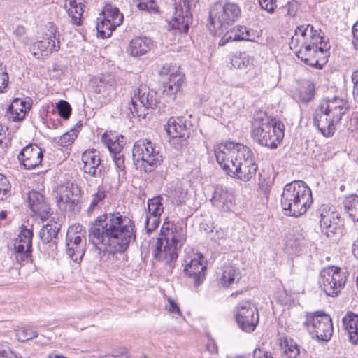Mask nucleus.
Returning <instances> with one entry per match:
<instances>
[{"label":"nucleus","mask_w":358,"mask_h":358,"mask_svg":"<svg viewBox=\"0 0 358 358\" xmlns=\"http://www.w3.org/2000/svg\"><path fill=\"white\" fill-rule=\"evenodd\" d=\"M352 34H353V41L352 43L354 44L355 48L358 50V21L352 27Z\"/></svg>","instance_id":"64"},{"label":"nucleus","mask_w":358,"mask_h":358,"mask_svg":"<svg viewBox=\"0 0 358 358\" xmlns=\"http://www.w3.org/2000/svg\"><path fill=\"white\" fill-rule=\"evenodd\" d=\"M57 108L59 115L64 120L69 117L71 113V108L70 104L64 100L59 101L57 103Z\"/></svg>","instance_id":"53"},{"label":"nucleus","mask_w":358,"mask_h":358,"mask_svg":"<svg viewBox=\"0 0 358 358\" xmlns=\"http://www.w3.org/2000/svg\"><path fill=\"white\" fill-rule=\"evenodd\" d=\"M284 129L282 122L259 111L255 115L252 137L262 146L275 148L284 137Z\"/></svg>","instance_id":"5"},{"label":"nucleus","mask_w":358,"mask_h":358,"mask_svg":"<svg viewBox=\"0 0 358 358\" xmlns=\"http://www.w3.org/2000/svg\"><path fill=\"white\" fill-rule=\"evenodd\" d=\"M43 153L40 147L36 144L25 146L19 153L17 158L26 169H33L41 164Z\"/></svg>","instance_id":"20"},{"label":"nucleus","mask_w":358,"mask_h":358,"mask_svg":"<svg viewBox=\"0 0 358 358\" xmlns=\"http://www.w3.org/2000/svg\"><path fill=\"white\" fill-rule=\"evenodd\" d=\"M138 10L145 11L151 14H157L159 12V7L155 0H133Z\"/></svg>","instance_id":"47"},{"label":"nucleus","mask_w":358,"mask_h":358,"mask_svg":"<svg viewBox=\"0 0 358 358\" xmlns=\"http://www.w3.org/2000/svg\"><path fill=\"white\" fill-rule=\"evenodd\" d=\"M169 72V80L163 85V94L171 99H174L176 94L180 90L184 82L185 75L178 67H173Z\"/></svg>","instance_id":"23"},{"label":"nucleus","mask_w":358,"mask_h":358,"mask_svg":"<svg viewBox=\"0 0 358 358\" xmlns=\"http://www.w3.org/2000/svg\"><path fill=\"white\" fill-rule=\"evenodd\" d=\"M28 202L31 211L38 215L42 220L48 219L50 214L49 205L43 196L37 191H31L28 194Z\"/></svg>","instance_id":"26"},{"label":"nucleus","mask_w":358,"mask_h":358,"mask_svg":"<svg viewBox=\"0 0 358 358\" xmlns=\"http://www.w3.org/2000/svg\"><path fill=\"white\" fill-rule=\"evenodd\" d=\"M231 177L248 182L254 178L256 176L257 165L255 163V155L252 150L245 147L243 152L239 159Z\"/></svg>","instance_id":"15"},{"label":"nucleus","mask_w":358,"mask_h":358,"mask_svg":"<svg viewBox=\"0 0 358 358\" xmlns=\"http://www.w3.org/2000/svg\"><path fill=\"white\" fill-rule=\"evenodd\" d=\"M32 238V230L22 227L14 243L15 258L20 264L27 262L31 256Z\"/></svg>","instance_id":"17"},{"label":"nucleus","mask_w":358,"mask_h":358,"mask_svg":"<svg viewBox=\"0 0 358 358\" xmlns=\"http://www.w3.org/2000/svg\"><path fill=\"white\" fill-rule=\"evenodd\" d=\"M343 206L346 213L350 218L357 216L358 196L357 194H350L345 196Z\"/></svg>","instance_id":"40"},{"label":"nucleus","mask_w":358,"mask_h":358,"mask_svg":"<svg viewBox=\"0 0 358 358\" xmlns=\"http://www.w3.org/2000/svg\"><path fill=\"white\" fill-rule=\"evenodd\" d=\"M101 139L109 151L114 155L120 154L124 145V136L112 131H106Z\"/></svg>","instance_id":"34"},{"label":"nucleus","mask_w":358,"mask_h":358,"mask_svg":"<svg viewBox=\"0 0 358 358\" xmlns=\"http://www.w3.org/2000/svg\"><path fill=\"white\" fill-rule=\"evenodd\" d=\"M83 171L90 176L98 178L101 176L102 166L99 152L96 150H88L82 155Z\"/></svg>","instance_id":"22"},{"label":"nucleus","mask_w":358,"mask_h":358,"mask_svg":"<svg viewBox=\"0 0 358 358\" xmlns=\"http://www.w3.org/2000/svg\"><path fill=\"white\" fill-rule=\"evenodd\" d=\"M106 194L107 192L105 190V188L102 186H99L98 187L97 192L93 196L88 210L93 211L96 207L99 206V204H102L103 199L106 196Z\"/></svg>","instance_id":"50"},{"label":"nucleus","mask_w":358,"mask_h":358,"mask_svg":"<svg viewBox=\"0 0 358 358\" xmlns=\"http://www.w3.org/2000/svg\"><path fill=\"white\" fill-rule=\"evenodd\" d=\"M234 201V195L222 187H216L211 198L212 204L222 211L231 210Z\"/></svg>","instance_id":"27"},{"label":"nucleus","mask_w":358,"mask_h":358,"mask_svg":"<svg viewBox=\"0 0 358 358\" xmlns=\"http://www.w3.org/2000/svg\"><path fill=\"white\" fill-rule=\"evenodd\" d=\"M241 13L239 6L233 2L214 4L210 11V19L215 34H221L229 24L238 20Z\"/></svg>","instance_id":"8"},{"label":"nucleus","mask_w":358,"mask_h":358,"mask_svg":"<svg viewBox=\"0 0 358 358\" xmlns=\"http://www.w3.org/2000/svg\"><path fill=\"white\" fill-rule=\"evenodd\" d=\"M191 22L190 8H182L181 5H176L175 12L169 22V26L180 32H187Z\"/></svg>","instance_id":"25"},{"label":"nucleus","mask_w":358,"mask_h":358,"mask_svg":"<svg viewBox=\"0 0 358 358\" xmlns=\"http://www.w3.org/2000/svg\"><path fill=\"white\" fill-rule=\"evenodd\" d=\"M120 19L116 18L115 22H110V20L99 17L96 24L98 35L102 38L110 37L115 29L120 25Z\"/></svg>","instance_id":"39"},{"label":"nucleus","mask_w":358,"mask_h":358,"mask_svg":"<svg viewBox=\"0 0 358 358\" xmlns=\"http://www.w3.org/2000/svg\"><path fill=\"white\" fill-rule=\"evenodd\" d=\"M101 139L109 151L114 155L120 154L124 145V136L112 131H106Z\"/></svg>","instance_id":"33"},{"label":"nucleus","mask_w":358,"mask_h":358,"mask_svg":"<svg viewBox=\"0 0 358 358\" xmlns=\"http://www.w3.org/2000/svg\"><path fill=\"white\" fill-rule=\"evenodd\" d=\"M153 48L152 41L147 37H136L129 43V54L134 57L145 55Z\"/></svg>","instance_id":"30"},{"label":"nucleus","mask_w":358,"mask_h":358,"mask_svg":"<svg viewBox=\"0 0 358 358\" xmlns=\"http://www.w3.org/2000/svg\"><path fill=\"white\" fill-rule=\"evenodd\" d=\"M349 108L348 101L338 97L321 103L315 111V126L323 136L331 137Z\"/></svg>","instance_id":"3"},{"label":"nucleus","mask_w":358,"mask_h":358,"mask_svg":"<svg viewBox=\"0 0 358 358\" xmlns=\"http://www.w3.org/2000/svg\"><path fill=\"white\" fill-rule=\"evenodd\" d=\"M331 45L324 33L315 30V69H322L328 62Z\"/></svg>","instance_id":"19"},{"label":"nucleus","mask_w":358,"mask_h":358,"mask_svg":"<svg viewBox=\"0 0 358 358\" xmlns=\"http://www.w3.org/2000/svg\"><path fill=\"white\" fill-rule=\"evenodd\" d=\"M284 352L287 358H297L300 353L299 346L293 339H285Z\"/></svg>","instance_id":"49"},{"label":"nucleus","mask_w":358,"mask_h":358,"mask_svg":"<svg viewBox=\"0 0 358 358\" xmlns=\"http://www.w3.org/2000/svg\"><path fill=\"white\" fill-rule=\"evenodd\" d=\"M59 231V227L56 224H47L41 229L40 237L43 242L50 243L56 238Z\"/></svg>","instance_id":"42"},{"label":"nucleus","mask_w":358,"mask_h":358,"mask_svg":"<svg viewBox=\"0 0 358 358\" xmlns=\"http://www.w3.org/2000/svg\"><path fill=\"white\" fill-rule=\"evenodd\" d=\"M255 34L252 29H248L243 26H236L231 30L227 31L226 34L220 41L219 45H224L229 41H253Z\"/></svg>","instance_id":"28"},{"label":"nucleus","mask_w":358,"mask_h":358,"mask_svg":"<svg viewBox=\"0 0 358 358\" xmlns=\"http://www.w3.org/2000/svg\"><path fill=\"white\" fill-rule=\"evenodd\" d=\"M101 139L109 151L114 155L120 154L124 145V136L112 131H106Z\"/></svg>","instance_id":"32"},{"label":"nucleus","mask_w":358,"mask_h":358,"mask_svg":"<svg viewBox=\"0 0 358 358\" xmlns=\"http://www.w3.org/2000/svg\"><path fill=\"white\" fill-rule=\"evenodd\" d=\"M59 49V45L52 43L51 45H50V41L46 40L45 38L34 43L32 45V50L34 51L36 50H40L42 54L44 53L45 55H48L53 51H57Z\"/></svg>","instance_id":"46"},{"label":"nucleus","mask_w":358,"mask_h":358,"mask_svg":"<svg viewBox=\"0 0 358 358\" xmlns=\"http://www.w3.org/2000/svg\"><path fill=\"white\" fill-rule=\"evenodd\" d=\"M187 240V231L182 225L164 222L152 251L155 259L165 264L175 262Z\"/></svg>","instance_id":"2"},{"label":"nucleus","mask_w":358,"mask_h":358,"mask_svg":"<svg viewBox=\"0 0 358 358\" xmlns=\"http://www.w3.org/2000/svg\"><path fill=\"white\" fill-rule=\"evenodd\" d=\"M79 195L78 187L69 182L60 185L55 192L57 204L62 210H73L78 203Z\"/></svg>","instance_id":"14"},{"label":"nucleus","mask_w":358,"mask_h":358,"mask_svg":"<svg viewBox=\"0 0 358 358\" xmlns=\"http://www.w3.org/2000/svg\"><path fill=\"white\" fill-rule=\"evenodd\" d=\"M132 157L137 169L151 172L163 162L161 150L147 139L136 141L133 147Z\"/></svg>","instance_id":"6"},{"label":"nucleus","mask_w":358,"mask_h":358,"mask_svg":"<svg viewBox=\"0 0 358 358\" xmlns=\"http://www.w3.org/2000/svg\"><path fill=\"white\" fill-rule=\"evenodd\" d=\"M10 189V185L7 178L0 173V201L7 197Z\"/></svg>","instance_id":"55"},{"label":"nucleus","mask_w":358,"mask_h":358,"mask_svg":"<svg viewBox=\"0 0 358 358\" xmlns=\"http://www.w3.org/2000/svg\"><path fill=\"white\" fill-rule=\"evenodd\" d=\"M167 301H168V304L166 306V310L170 314H173L174 315H178V316L181 315L182 313H181L180 309L179 306H178V304L176 303V301L171 298H168Z\"/></svg>","instance_id":"58"},{"label":"nucleus","mask_w":358,"mask_h":358,"mask_svg":"<svg viewBox=\"0 0 358 358\" xmlns=\"http://www.w3.org/2000/svg\"><path fill=\"white\" fill-rule=\"evenodd\" d=\"M313 39V25L308 24L306 27L303 26L298 27L295 31L294 36L291 38L289 47L291 49L297 48L301 43L302 46L309 41Z\"/></svg>","instance_id":"31"},{"label":"nucleus","mask_w":358,"mask_h":358,"mask_svg":"<svg viewBox=\"0 0 358 358\" xmlns=\"http://www.w3.org/2000/svg\"><path fill=\"white\" fill-rule=\"evenodd\" d=\"M74 141V135L73 134L65 133L62 135L57 143L62 147H66L71 145Z\"/></svg>","instance_id":"60"},{"label":"nucleus","mask_w":358,"mask_h":358,"mask_svg":"<svg viewBox=\"0 0 358 358\" xmlns=\"http://www.w3.org/2000/svg\"><path fill=\"white\" fill-rule=\"evenodd\" d=\"M164 129L169 136L170 143L177 150L186 146L190 137L191 129L185 120L180 117L169 118Z\"/></svg>","instance_id":"12"},{"label":"nucleus","mask_w":358,"mask_h":358,"mask_svg":"<svg viewBox=\"0 0 358 358\" xmlns=\"http://www.w3.org/2000/svg\"><path fill=\"white\" fill-rule=\"evenodd\" d=\"M8 74L5 66L0 63V93L4 92L8 83Z\"/></svg>","instance_id":"57"},{"label":"nucleus","mask_w":358,"mask_h":358,"mask_svg":"<svg viewBox=\"0 0 358 358\" xmlns=\"http://www.w3.org/2000/svg\"><path fill=\"white\" fill-rule=\"evenodd\" d=\"M113 161L115 162L117 170L119 172H122L124 173L125 166L123 155H120V153L114 155Z\"/></svg>","instance_id":"61"},{"label":"nucleus","mask_w":358,"mask_h":358,"mask_svg":"<svg viewBox=\"0 0 358 358\" xmlns=\"http://www.w3.org/2000/svg\"><path fill=\"white\" fill-rule=\"evenodd\" d=\"M99 87H101L103 85H108L111 87H115L116 85V80L113 75L110 73H105L101 74V76H99Z\"/></svg>","instance_id":"56"},{"label":"nucleus","mask_w":358,"mask_h":358,"mask_svg":"<svg viewBox=\"0 0 358 358\" xmlns=\"http://www.w3.org/2000/svg\"><path fill=\"white\" fill-rule=\"evenodd\" d=\"M305 236L293 229L286 236L285 250L289 255H299L302 252V248L305 246Z\"/></svg>","instance_id":"29"},{"label":"nucleus","mask_w":358,"mask_h":358,"mask_svg":"<svg viewBox=\"0 0 358 358\" xmlns=\"http://www.w3.org/2000/svg\"><path fill=\"white\" fill-rule=\"evenodd\" d=\"M216 275L218 284L224 288L232 287L241 278L239 269L230 264L218 268Z\"/></svg>","instance_id":"24"},{"label":"nucleus","mask_w":358,"mask_h":358,"mask_svg":"<svg viewBox=\"0 0 358 358\" xmlns=\"http://www.w3.org/2000/svg\"><path fill=\"white\" fill-rule=\"evenodd\" d=\"M184 272L191 278L196 286L201 285L205 278L206 266L201 254L192 253L185 257Z\"/></svg>","instance_id":"18"},{"label":"nucleus","mask_w":358,"mask_h":358,"mask_svg":"<svg viewBox=\"0 0 358 358\" xmlns=\"http://www.w3.org/2000/svg\"><path fill=\"white\" fill-rule=\"evenodd\" d=\"M161 216H155L154 215L147 214L145 220V229L147 232L150 233L154 231L160 222Z\"/></svg>","instance_id":"54"},{"label":"nucleus","mask_w":358,"mask_h":358,"mask_svg":"<svg viewBox=\"0 0 358 358\" xmlns=\"http://www.w3.org/2000/svg\"><path fill=\"white\" fill-rule=\"evenodd\" d=\"M352 81L353 83V96L355 101L358 103V70L352 74Z\"/></svg>","instance_id":"62"},{"label":"nucleus","mask_w":358,"mask_h":358,"mask_svg":"<svg viewBox=\"0 0 358 358\" xmlns=\"http://www.w3.org/2000/svg\"><path fill=\"white\" fill-rule=\"evenodd\" d=\"M251 63V59L246 52H239L231 57V64L235 69L246 68Z\"/></svg>","instance_id":"44"},{"label":"nucleus","mask_w":358,"mask_h":358,"mask_svg":"<svg viewBox=\"0 0 358 358\" xmlns=\"http://www.w3.org/2000/svg\"><path fill=\"white\" fill-rule=\"evenodd\" d=\"M313 97V85L310 81L303 83L299 89V99L301 102L308 103Z\"/></svg>","instance_id":"48"},{"label":"nucleus","mask_w":358,"mask_h":358,"mask_svg":"<svg viewBox=\"0 0 358 358\" xmlns=\"http://www.w3.org/2000/svg\"><path fill=\"white\" fill-rule=\"evenodd\" d=\"M236 320L240 329L245 332H252L259 323V314L249 301H242L236 308Z\"/></svg>","instance_id":"13"},{"label":"nucleus","mask_w":358,"mask_h":358,"mask_svg":"<svg viewBox=\"0 0 358 358\" xmlns=\"http://www.w3.org/2000/svg\"><path fill=\"white\" fill-rule=\"evenodd\" d=\"M148 214L155 216H161L164 212L163 199L158 196L148 199Z\"/></svg>","instance_id":"41"},{"label":"nucleus","mask_w":358,"mask_h":358,"mask_svg":"<svg viewBox=\"0 0 358 358\" xmlns=\"http://www.w3.org/2000/svg\"><path fill=\"white\" fill-rule=\"evenodd\" d=\"M166 195L171 203L175 206H180L186 203L188 199V192L181 184L176 183L171 185L168 189Z\"/></svg>","instance_id":"36"},{"label":"nucleus","mask_w":358,"mask_h":358,"mask_svg":"<svg viewBox=\"0 0 358 358\" xmlns=\"http://www.w3.org/2000/svg\"><path fill=\"white\" fill-rule=\"evenodd\" d=\"M312 203V191L303 181L295 180L285 186L281 206L286 215L299 217L306 213Z\"/></svg>","instance_id":"4"},{"label":"nucleus","mask_w":358,"mask_h":358,"mask_svg":"<svg viewBox=\"0 0 358 358\" xmlns=\"http://www.w3.org/2000/svg\"><path fill=\"white\" fill-rule=\"evenodd\" d=\"M348 277L347 271L337 266L323 268L317 278L318 289L327 296H338L345 287Z\"/></svg>","instance_id":"7"},{"label":"nucleus","mask_w":358,"mask_h":358,"mask_svg":"<svg viewBox=\"0 0 358 358\" xmlns=\"http://www.w3.org/2000/svg\"><path fill=\"white\" fill-rule=\"evenodd\" d=\"M38 332L30 327H24L21 330H18L16 333L17 338L20 342L27 341L38 337Z\"/></svg>","instance_id":"51"},{"label":"nucleus","mask_w":358,"mask_h":358,"mask_svg":"<svg viewBox=\"0 0 358 358\" xmlns=\"http://www.w3.org/2000/svg\"><path fill=\"white\" fill-rule=\"evenodd\" d=\"M90 241L99 250L115 254L120 262L117 267L124 270L129 266L124 252L136 238L134 221L120 212L108 213L99 216L89 232Z\"/></svg>","instance_id":"1"},{"label":"nucleus","mask_w":358,"mask_h":358,"mask_svg":"<svg viewBox=\"0 0 358 358\" xmlns=\"http://www.w3.org/2000/svg\"><path fill=\"white\" fill-rule=\"evenodd\" d=\"M312 41H309L307 43L303 45L300 50L296 52V55L299 59H301L304 62L305 64L313 66L312 62L313 54H312Z\"/></svg>","instance_id":"45"},{"label":"nucleus","mask_w":358,"mask_h":358,"mask_svg":"<svg viewBox=\"0 0 358 358\" xmlns=\"http://www.w3.org/2000/svg\"><path fill=\"white\" fill-rule=\"evenodd\" d=\"M30 108L29 103H27L20 99H15L9 107L10 118L15 122L22 120Z\"/></svg>","instance_id":"38"},{"label":"nucleus","mask_w":358,"mask_h":358,"mask_svg":"<svg viewBox=\"0 0 358 358\" xmlns=\"http://www.w3.org/2000/svg\"><path fill=\"white\" fill-rule=\"evenodd\" d=\"M85 231L82 225L74 224L69 227L66 238V251L75 262L79 263L85 252Z\"/></svg>","instance_id":"11"},{"label":"nucleus","mask_w":358,"mask_h":358,"mask_svg":"<svg viewBox=\"0 0 358 358\" xmlns=\"http://www.w3.org/2000/svg\"><path fill=\"white\" fill-rule=\"evenodd\" d=\"M253 358H273L271 354L262 349H255L253 352Z\"/></svg>","instance_id":"63"},{"label":"nucleus","mask_w":358,"mask_h":358,"mask_svg":"<svg viewBox=\"0 0 358 358\" xmlns=\"http://www.w3.org/2000/svg\"><path fill=\"white\" fill-rule=\"evenodd\" d=\"M276 299L281 305L291 306L294 303V299L291 293L283 289L279 291L276 295Z\"/></svg>","instance_id":"52"},{"label":"nucleus","mask_w":358,"mask_h":358,"mask_svg":"<svg viewBox=\"0 0 358 358\" xmlns=\"http://www.w3.org/2000/svg\"><path fill=\"white\" fill-rule=\"evenodd\" d=\"M318 213L320 229L327 237H331L341 230L343 224L339 214L332 210L331 207L322 205Z\"/></svg>","instance_id":"16"},{"label":"nucleus","mask_w":358,"mask_h":358,"mask_svg":"<svg viewBox=\"0 0 358 358\" xmlns=\"http://www.w3.org/2000/svg\"><path fill=\"white\" fill-rule=\"evenodd\" d=\"M245 145L241 143L227 142L219 145L215 149V155L217 162L221 169L229 176L231 177L236 166L241 158Z\"/></svg>","instance_id":"9"},{"label":"nucleus","mask_w":358,"mask_h":358,"mask_svg":"<svg viewBox=\"0 0 358 358\" xmlns=\"http://www.w3.org/2000/svg\"><path fill=\"white\" fill-rule=\"evenodd\" d=\"M259 5L262 8L268 11V13H273L277 8V0H258Z\"/></svg>","instance_id":"59"},{"label":"nucleus","mask_w":358,"mask_h":358,"mask_svg":"<svg viewBox=\"0 0 358 358\" xmlns=\"http://www.w3.org/2000/svg\"><path fill=\"white\" fill-rule=\"evenodd\" d=\"M100 17L110 20V22H115L116 18H120V24L122 23L124 16L120 13L117 8L111 4H106L102 10Z\"/></svg>","instance_id":"43"},{"label":"nucleus","mask_w":358,"mask_h":358,"mask_svg":"<svg viewBox=\"0 0 358 358\" xmlns=\"http://www.w3.org/2000/svg\"><path fill=\"white\" fill-rule=\"evenodd\" d=\"M65 7L72 24L80 25L83 13V5L81 0H66Z\"/></svg>","instance_id":"37"},{"label":"nucleus","mask_w":358,"mask_h":358,"mask_svg":"<svg viewBox=\"0 0 358 358\" xmlns=\"http://www.w3.org/2000/svg\"><path fill=\"white\" fill-rule=\"evenodd\" d=\"M330 316L323 311H315V334L318 341H328L333 334Z\"/></svg>","instance_id":"21"},{"label":"nucleus","mask_w":358,"mask_h":358,"mask_svg":"<svg viewBox=\"0 0 358 358\" xmlns=\"http://www.w3.org/2000/svg\"><path fill=\"white\" fill-rule=\"evenodd\" d=\"M159 103L157 93L145 85H141L131 96V106L129 110L134 116L145 117L147 110L155 108Z\"/></svg>","instance_id":"10"},{"label":"nucleus","mask_w":358,"mask_h":358,"mask_svg":"<svg viewBox=\"0 0 358 358\" xmlns=\"http://www.w3.org/2000/svg\"><path fill=\"white\" fill-rule=\"evenodd\" d=\"M342 322L349 341L354 345L358 344V315L350 313L343 317Z\"/></svg>","instance_id":"35"}]
</instances>
